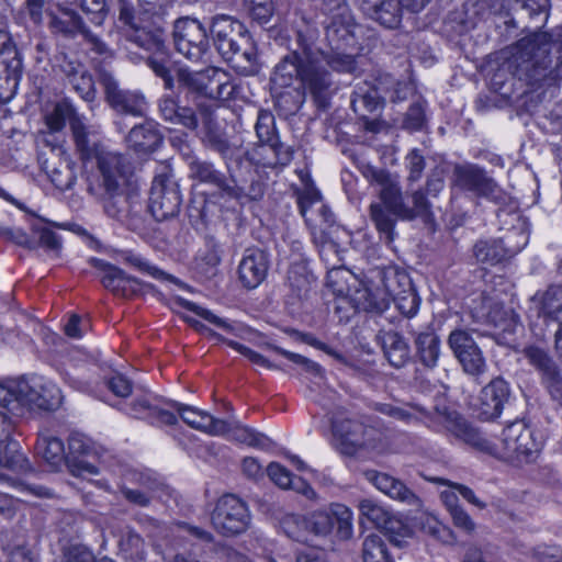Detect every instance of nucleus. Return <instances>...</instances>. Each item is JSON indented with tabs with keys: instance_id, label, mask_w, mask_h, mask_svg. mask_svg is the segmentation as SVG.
I'll use <instances>...</instances> for the list:
<instances>
[{
	"instance_id": "nucleus-38",
	"label": "nucleus",
	"mask_w": 562,
	"mask_h": 562,
	"mask_svg": "<svg viewBox=\"0 0 562 562\" xmlns=\"http://www.w3.org/2000/svg\"><path fill=\"white\" fill-rule=\"evenodd\" d=\"M63 71L66 75L69 85H71L74 90L85 101L90 102L94 99V82L82 65L74 61H67L63 66Z\"/></svg>"
},
{
	"instance_id": "nucleus-1",
	"label": "nucleus",
	"mask_w": 562,
	"mask_h": 562,
	"mask_svg": "<svg viewBox=\"0 0 562 562\" xmlns=\"http://www.w3.org/2000/svg\"><path fill=\"white\" fill-rule=\"evenodd\" d=\"M322 10L329 15L325 30L333 45L331 53L317 47V29L304 23L296 31V48L281 58L271 77L276 88H293L302 93L308 91L317 101L325 97L331 86L329 69L340 72H352L356 69L355 58L338 52L340 43L348 44L355 36V24L346 0H322Z\"/></svg>"
},
{
	"instance_id": "nucleus-24",
	"label": "nucleus",
	"mask_w": 562,
	"mask_h": 562,
	"mask_svg": "<svg viewBox=\"0 0 562 562\" xmlns=\"http://www.w3.org/2000/svg\"><path fill=\"white\" fill-rule=\"evenodd\" d=\"M169 405L177 411L181 419L193 429L211 436L223 435L227 429L226 420L215 418L206 411L176 401H170Z\"/></svg>"
},
{
	"instance_id": "nucleus-48",
	"label": "nucleus",
	"mask_w": 562,
	"mask_h": 562,
	"mask_svg": "<svg viewBox=\"0 0 562 562\" xmlns=\"http://www.w3.org/2000/svg\"><path fill=\"white\" fill-rule=\"evenodd\" d=\"M205 79H207V68L201 71H193L188 67H180L177 71L179 87L200 95L203 94Z\"/></svg>"
},
{
	"instance_id": "nucleus-8",
	"label": "nucleus",
	"mask_w": 562,
	"mask_h": 562,
	"mask_svg": "<svg viewBox=\"0 0 562 562\" xmlns=\"http://www.w3.org/2000/svg\"><path fill=\"white\" fill-rule=\"evenodd\" d=\"M176 49L186 58L198 61L209 49V37L205 26L196 19L181 18L173 26Z\"/></svg>"
},
{
	"instance_id": "nucleus-49",
	"label": "nucleus",
	"mask_w": 562,
	"mask_h": 562,
	"mask_svg": "<svg viewBox=\"0 0 562 562\" xmlns=\"http://www.w3.org/2000/svg\"><path fill=\"white\" fill-rule=\"evenodd\" d=\"M183 306L228 334L237 336L240 331V326L237 323L221 318L207 308H204L193 302L184 301Z\"/></svg>"
},
{
	"instance_id": "nucleus-52",
	"label": "nucleus",
	"mask_w": 562,
	"mask_h": 562,
	"mask_svg": "<svg viewBox=\"0 0 562 562\" xmlns=\"http://www.w3.org/2000/svg\"><path fill=\"white\" fill-rule=\"evenodd\" d=\"M119 21L130 29L135 31V42L139 44V35H142V40L146 41L153 35L154 32L147 31L146 26L143 24L144 20L142 18H135L134 12L131 5L127 3H122L119 14Z\"/></svg>"
},
{
	"instance_id": "nucleus-29",
	"label": "nucleus",
	"mask_w": 562,
	"mask_h": 562,
	"mask_svg": "<svg viewBox=\"0 0 562 562\" xmlns=\"http://www.w3.org/2000/svg\"><path fill=\"white\" fill-rule=\"evenodd\" d=\"M486 322L495 327L498 341L505 345H513L515 342L514 336L522 328L514 310L499 304L491 307L486 315Z\"/></svg>"
},
{
	"instance_id": "nucleus-16",
	"label": "nucleus",
	"mask_w": 562,
	"mask_h": 562,
	"mask_svg": "<svg viewBox=\"0 0 562 562\" xmlns=\"http://www.w3.org/2000/svg\"><path fill=\"white\" fill-rule=\"evenodd\" d=\"M454 186L495 203H501L506 198V193L498 184L475 166L457 167L454 169Z\"/></svg>"
},
{
	"instance_id": "nucleus-36",
	"label": "nucleus",
	"mask_w": 562,
	"mask_h": 562,
	"mask_svg": "<svg viewBox=\"0 0 562 562\" xmlns=\"http://www.w3.org/2000/svg\"><path fill=\"white\" fill-rule=\"evenodd\" d=\"M417 357L420 362L428 368L437 366L441 348L440 338L431 328H427L416 334L414 340Z\"/></svg>"
},
{
	"instance_id": "nucleus-47",
	"label": "nucleus",
	"mask_w": 562,
	"mask_h": 562,
	"mask_svg": "<svg viewBox=\"0 0 562 562\" xmlns=\"http://www.w3.org/2000/svg\"><path fill=\"white\" fill-rule=\"evenodd\" d=\"M363 562H393L381 536L372 533L362 543Z\"/></svg>"
},
{
	"instance_id": "nucleus-63",
	"label": "nucleus",
	"mask_w": 562,
	"mask_h": 562,
	"mask_svg": "<svg viewBox=\"0 0 562 562\" xmlns=\"http://www.w3.org/2000/svg\"><path fill=\"white\" fill-rule=\"evenodd\" d=\"M406 165L409 171L408 180L417 181L420 179L422 173L425 169V159L417 149H413L406 156Z\"/></svg>"
},
{
	"instance_id": "nucleus-30",
	"label": "nucleus",
	"mask_w": 562,
	"mask_h": 562,
	"mask_svg": "<svg viewBox=\"0 0 562 562\" xmlns=\"http://www.w3.org/2000/svg\"><path fill=\"white\" fill-rule=\"evenodd\" d=\"M364 477L389 497L408 505H419L418 497L402 481L374 470L366 471Z\"/></svg>"
},
{
	"instance_id": "nucleus-20",
	"label": "nucleus",
	"mask_w": 562,
	"mask_h": 562,
	"mask_svg": "<svg viewBox=\"0 0 562 562\" xmlns=\"http://www.w3.org/2000/svg\"><path fill=\"white\" fill-rule=\"evenodd\" d=\"M49 19L52 32L68 37L82 34L97 53H105V45L85 29L81 18L67 4L56 5V8L49 12Z\"/></svg>"
},
{
	"instance_id": "nucleus-12",
	"label": "nucleus",
	"mask_w": 562,
	"mask_h": 562,
	"mask_svg": "<svg viewBox=\"0 0 562 562\" xmlns=\"http://www.w3.org/2000/svg\"><path fill=\"white\" fill-rule=\"evenodd\" d=\"M61 392L50 380L42 375L24 378L20 405L32 411H54L61 404Z\"/></svg>"
},
{
	"instance_id": "nucleus-62",
	"label": "nucleus",
	"mask_w": 562,
	"mask_h": 562,
	"mask_svg": "<svg viewBox=\"0 0 562 562\" xmlns=\"http://www.w3.org/2000/svg\"><path fill=\"white\" fill-rule=\"evenodd\" d=\"M425 123V110L420 103L412 104L404 120V126L411 131H418Z\"/></svg>"
},
{
	"instance_id": "nucleus-56",
	"label": "nucleus",
	"mask_w": 562,
	"mask_h": 562,
	"mask_svg": "<svg viewBox=\"0 0 562 562\" xmlns=\"http://www.w3.org/2000/svg\"><path fill=\"white\" fill-rule=\"evenodd\" d=\"M504 4L509 9H522L528 12L530 18L541 13L547 14L548 0H504Z\"/></svg>"
},
{
	"instance_id": "nucleus-41",
	"label": "nucleus",
	"mask_w": 562,
	"mask_h": 562,
	"mask_svg": "<svg viewBox=\"0 0 562 562\" xmlns=\"http://www.w3.org/2000/svg\"><path fill=\"white\" fill-rule=\"evenodd\" d=\"M159 111L165 121L183 125L190 130L198 126V117L191 108L179 106L170 97L162 98L159 102Z\"/></svg>"
},
{
	"instance_id": "nucleus-54",
	"label": "nucleus",
	"mask_w": 562,
	"mask_h": 562,
	"mask_svg": "<svg viewBox=\"0 0 562 562\" xmlns=\"http://www.w3.org/2000/svg\"><path fill=\"white\" fill-rule=\"evenodd\" d=\"M254 20L260 24L270 21L273 14V4L271 0H241Z\"/></svg>"
},
{
	"instance_id": "nucleus-35",
	"label": "nucleus",
	"mask_w": 562,
	"mask_h": 562,
	"mask_svg": "<svg viewBox=\"0 0 562 562\" xmlns=\"http://www.w3.org/2000/svg\"><path fill=\"white\" fill-rule=\"evenodd\" d=\"M522 244L517 249H507L503 240H480L474 246V256L479 262L494 266L501 262L507 252L514 254L524 248L528 243V236L521 234Z\"/></svg>"
},
{
	"instance_id": "nucleus-64",
	"label": "nucleus",
	"mask_w": 562,
	"mask_h": 562,
	"mask_svg": "<svg viewBox=\"0 0 562 562\" xmlns=\"http://www.w3.org/2000/svg\"><path fill=\"white\" fill-rule=\"evenodd\" d=\"M538 562H562V549L558 546L540 544L533 549Z\"/></svg>"
},
{
	"instance_id": "nucleus-5",
	"label": "nucleus",
	"mask_w": 562,
	"mask_h": 562,
	"mask_svg": "<svg viewBox=\"0 0 562 562\" xmlns=\"http://www.w3.org/2000/svg\"><path fill=\"white\" fill-rule=\"evenodd\" d=\"M282 527L289 538L300 542L306 541L305 530L321 537H326L335 530L338 539L349 540L353 536V513L344 504L333 503L304 518L288 516Z\"/></svg>"
},
{
	"instance_id": "nucleus-39",
	"label": "nucleus",
	"mask_w": 562,
	"mask_h": 562,
	"mask_svg": "<svg viewBox=\"0 0 562 562\" xmlns=\"http://www.w3.org/2000/svg\"><path fill=\"white\" fill-rule=\"evenodd\" d=\"M203 97L214 100H227L234 91L229 75L215 67L207 68V79L203 86Z\"/></svg>"
},
{
	"instance_id": "nucleus-57",
	"label": "nucleus",
	"mask_w": 562,
	"mask_h": 562,
	"mask_svg": "<svg viewBox=\"0 0 562 562\" xmlns=\"http://www.w3.org/2000/svg\"><path fill=\"white\" fill-rule=\"evenodd\" d=\"M271 350H273L274 352H277V353H279V355L283 356V357H285L291 362L302 367L306 372H311V373H313L315 375H321L322 374V369H321V367L316 362H314V361H312V360H310V359H307V358H305V357H303V356H301L299 353H294V352L288 351V350H285V349H283L281 347H278V346H272Z\"/></svg>"
},
{
	"instance_id": "nucleus-51",
	"label": "nucleus",
	"mask_w": 562,
	"mask_h": 562,
	"mask_svg": "<svg viewBox=\"0 0 562 562\" xmlns=\"http://www.w3.org/2000/svg\"><path fill=\"white\" fill-rule=\"evenodd\" d=\"M206 330L210 333V335H212L213 337L217 338L218 340L225 342L227 346H229L231 348H233L234 350H236L237 352H239L240 355H243L244 357L249 359L252 363L263 367L269 370H278L279 369V366L272 363L268 358L258 353L257 351H255L237 341L226 339V338L222 337L221 335L215 334L214 331H211L209 329H206Z\"/></svg>"
},
{
	"instance_id": "nucleus-18",
	"label": "nucleus",
	"mask_w": 562,
	"mask_h": 562,
	"mask_svg": "<svg viewBox=\"0 0 562 562\" xmlns=\"http://www.w3.org/2000/svg\"><path fill=\"white\" fill-rule=\"evenodd\" d=\"M364 177L372 186L379 188L381 204L385 205L395 217H411L412 213L403 201L402 190L396 177L385 170L368 167Z\"/></svg>"
},
{
	"instance_id": "nucleus-43",
	"label": "nucleus",
	"mask_w": 562,
	"mask_h": 562,
	"mask_svg": "<svg viewBox=\"0 0 562 562\" xmlns=\"http://www.w3.org/2000/svg\"><path fill=\"white\" fill-rule=\"evenodd\" d=\"M394 214L385 205L379 202L371 203L370 217L376 231L385 238L387 243L393 241L395 237V218Z\"/></svg>"
},
{
	"instance_id": "nucleus-37",
	"label": "nucleus",
	"mask_w": 562,
	"mask_h": 562,
	"mask_svg": "<svg viewBox=\"0 0 562 562\" xmlns=\"http://www.w3.org/2000/svg\"><path fill=\"white\" fill-rule=\"evenodd\" d=\"M36 453L53 469L66 464V450L64 442L49 431L40 434L36 446Z\"/></svg>"
},
{
	"instance_id": "nucleus-17",
	"label": "nucleus",
	"mask_w": 562,
	"mask_h": 562,
	"mask_svg": "<svg viewBox=\"0 0 562 562\" xmlns=\"http://www.w3.org/2000/svg\"><path fill=\"white\" fill-rule=\"evenodd\" d=\"M382 289L370 293V306L373 311L382 313L389 308L393 299L412 290L409 276L397 267H387L380 273Z\"/></svg>"
},
{
	"instance_id": "nucleus-27",
	"label": "nucleus",
	"mask_w": 562,
	"mask_h": 562,
	"mask_svg": "<svg viewBox=\"0 0 562 562\" xmlns=\"http://www.w3.org/2000/svg\"><path fill=\"white\" fill-rule=\"evenodd\" d=\"M510 394L509 384L502 378L492 380L481 391V416L486 419L497 418Z\"/></svg>"
},
{
	"instance_id": "nucleus-10",
	"label": "nucleus",
	"mask_w": 562,
	"mask_h": 562,
	"mask_svg": "<svg viewBox=\"0 0 562 562\" xmlns=\"http://www.w3.org/2000/svg\"><path fill=\"white\" fill-rule=\"evenodd\" d=\"M101 184L113 199L120 198L132 176L130 160L117 151H101L97 160Z\"/></svg>"
},
{
	"instance_id": "nucleus-44",
	"label": "nucleus",
	"mask_w": 562,
	"mask_h": 562,
	"mask_svg": "<svg viewBox=\"0 0 562 562\" xmlns=\"http://www.w3.org/2000/svg\"><path fill=\"white\" fill-rule=\"evenodd\" d=\"M75 117H83L77 113L76 109L68 101H61L54 105L52 111L46 113L45 123L50 132H59L64 128L66 121L69 122L71 127V121Z\"/></svg>"
},
{
	"instance_id": "nucleus-11",
	"label": "nucleus",
	"mask_w": 562,
	"mask_h": 562,
	"mask_svg": "<svg viewBox=\"0 0 562 562\" xmlns=\"http://www.w3.org/2000/svg\"><path fill=\"white\" fill-rule=\"evenodd\" d=\"M212 525L224 536H234L245 531L250 521L246 504L235 495L221 497L212 513Z\"/></svg>"
},
{
	"instance_id": "nucleus-59",
	"label": "nucleus",
	"mask_w": 562,
	"mask_h": 562,
	"mask_svg": "<svg viewBox=\"0 0 562 562\" xmlns=\"http://www.w3.org/2000/svg\"><path fill=\"white\" fill-rule=\"evenodd\" d=\"M63 562H93L92 552L82 544H74L66 549ZM97 562H114L111 559L102 558Z\"/></svg>"
},
{
	"instance_id": "nucleus-2",
	"label": "nucleus",
	"mask_w": 562,
	"mask_h": 562,
	"mask_svg": "<svg viewBox=\"0 0 562 562\" xmlns=\"http://www.w3.org/2000/svg\"><path fill=\"white\" fill-rule=\"evenodd\" d=\"M374 409L406 424L422 422L437 432L447 431L483 452L516 464L535 461L542 449V442L535 437L533 430L524 420L508 424L499 437L491 441L471 427L457 412L437 411L430 414L418 405L398 407L389 403H375Z\"/></svg>"
},
{
	"instance_id": "nucleus-3",
	"label": "nucleus",
	"mask_w": 562,
	"mask_h": 562,
	"mask_svg": "<svg viewBox=\"0 0 562 562\" xmlns=\"http://www.w3.org/2000/svg\"><path fill=\"white\" fill-rule=\"evenodd\" d=\"M297 203L300 213L310 228L313 243L319 250L322 259L327 266H330L328 278L338 273V247L333 240V235L337 229L334 214L323 202L319 191L307 183L297 193Z\"/></svg>"
},
{
	"instance_id": "nucleus-50",
	"label": "nucleus",
	"mask_w": 562,
	"mask_h": 562,
	"mask_svg": "<svg viewBox=\"0 0 562 562\" xmlns=\"http://www.w3.org/2000/svg\"><path fill=\"white\" fill-rule=\"evenodd\" d=\"M22 384H24V378L8 379L0 382V405L11 406L12 409L20 407Z\"/></svg>"
},
{
	"instance_id": "nucleus-45",
	"label": "nucleus",
	"mask_w": 562,
	"mask_h": 562,
	"mask_svg": "<svg viewBox=\"0 0 562 562\" xmlns=\"http://www.w3.org/2000/svg\"><path fill=\"white\" fill-rule=\"evenodd\" d=\"M0 562H36L33 552L26 547L24 539L7 540L0 552Z\"/></svg>"
},
{
	"instance_id": "nucleus-22",
	"label": "nucleus",
	"mask_w": 562,
	"mask_h": 562,
	"mask_svg": "<svg viewBox=\"0 0 562 562\" xmlns=\"http://www.w3.org/2000/svg\"><path fill=\"white\" fill-rule=\"evenodd\" d=\"M71 134L76 150L83 161L98 160L101 151H108L101 144L100 131L97 126L88 124L86 117H75L71 121Z\"/></svg>"
},
{
	"instance_id": "nucleus-4",
	"label": "nucleus",
	"mask_w": 562,
	"mask_h": 562,
	"mask_svg": "<svg viewBox=\"0 0 562 562\" xmlns=\"http://www.w3.org/2000/svg\"><path fill=\"white\" fill-rule=\"evenodd\" d=\"M211 32L218 53L243 75L258 71V52L247 27L228 15L213 19Z\"/></svg>"
},
{
	"instance_id": "nucleus-15",
	"label": "nucleus",
	"mask_w": 562,
	"mask_h": 562,
	"mask_svg": "<svg viewBox=\"0 0 562 562\" xmlns=\"http://www.w3.org/2000/svg\"><path fill=\"white\" fill-rule=\"evenodd\" d=\"M169 402L162 403L160 398L150 392L135 391L131 404L125 408V412L135 417L149 422L155 426L175 425L178 417L175 413L167 409L165 406Z\"/></svg>"
},
{
	"instance_id": "nucleus-58",
	"label": "nucleus",
	"mask_w": 562,
	"mask_h": 562,
	"mask_svg": "<svg viewBox=\"0 0 562 562\" xmlns=\"http://www.w3.org/2000/svg\"><path fill=\"white\" fill-rule=\"evenodd\" d=\"M270 480L281 488H290L294 482L292 473L277 462H271L267 468Z\"/></svg>"
},
{
	"instance_id": "nucleus-46",
	"label": "nucleus",
	"mask_w": 562,
	"mask_h": 562,
	"mask_svg": "<svg viewBox=\"0 0 562 562\" xmlns=\"http://www.w3.org/2000/svg\"><path fill=\"white\" fill-rule=\"evenodd\" d=\"M384 353L395 368L403 367L409 358V349L405 340L397 334H392L384 340Z\"/></svg>"
},
{
	"instance_id": "nucleus-32",
	"label": "nucleus",
	"mask_w": 562,
	"mask_h": 562,
	"mask_svg": "<svg viewBox=\"0 0 562 562\" xmlns=\"http://www.w3.org/2000/svg\"><path fill=\"white\" fill-rule=\"evenodd\" d=\"M362 11L372 20L387 29H395L405 10L398 0H361Z\"/></svg>"
},
{
	"instance_id": "nucleus-9",
	"label": "nucleus",
	"mask_w": 562,
	"mask_h": 562,
	"mask_svg": "<svg viewBox=\"0 0 562 562\" xmlns=\"http://www.w3.org/2000/svg\"><path fill=\"white\" fill-rule=\"evenodd\" d=\"M375 434L373 428H367L356 419L337 417L333 420L335 445L347 456H353L360 449H375Z\"/></svg>"
},
{
	"instance_id": "nucleus-33",
	"label": "nucleus",
	"mask_w": 562,
	"mask_h": 562,
	"mask_svg": "<svg viewBox=\"0 0 562 562\" xmlns=\"http://www.w3.org/2000/svg\"><path fill=\"white\" fill-rule=\"evenodd\" d=\"M89 446L81 435H72L66 452V465L75 476L86 477L98 474V468L85 458L89 453Z\"/></svg>"
},
{
	"instance_id": "nucleus-53",
	"label": "nucleus",
	"mask_w": 562,
	"mask_h": 562,
	"mask_svg": "<svg viewBox=\"0 0 562 562\" xmlns=\"http://www.w3.org/2000/svg\"><path fill=\"white\" fill-rule=\"evenodd\" d=\"M255 130L259 140L262 143V148L278 139L274 130V117L269 112H259Z\"/></svg>"
},
{
	"instance_id": "nucleus-34",
	"label": "nucleus",
	"mask_w": 562,
	"mask_h": 562,
	"mask_svg": "<svg viewBox=\"0 0 562 562\" xmlns=\"http://www.w3.org/2000/svg\"><path fill=\"white\" fill-rule=\"evenodd\" d=\"M532 311L544 321H552L562 326V286H550L541 295H536L530 307V312Z\"/></svg>"
},
{
	"instance_id": "nucleus-19",
	"label": "nucleus",
	"mask_w": 562,
	"mask_h": 562,
	"mask_svg": "<svg viewBox=\"0 0 562 562\" xmlns=\"http://www.w3.org/2000/svg\"><path fill=\"white\" fill-rule=\"evenodd\" d=\"M100 83L104 88L110 105L120 113L143 116L147 111L145 97L138 91L121 90L112 74H100Z\"/></svg>"
},
{
	"instance_id": "nucleus-40",
	"label": "nucleus",
	"mask_w": 562,
	"mask_h": 562,
	"mask_svg": "<svg viewBox=\"0 0 562 562\" xmlns=\"http://www.w3.org/2000/svg\"><path fill=\"white\" fill-rule=\"evenodd\" d=\"M91 265L100 272L102 284L115 293L124 291L127 285L133 288V284H137L135 278L128 277L123 270L100 259H92Z\"/></svg>"
},
{
	"instance_id": "nucleus-23",
	"label": "nucleus",
	"mask_w": 562,
	"mask_h": 562,
	"mask_svg": "<svg viewBox=\"0 0 562 562\" xmlns=\"http://www.w3.org/2000/svg\"><path fill=\"white\" fill-rule=\"evenodd\" d=\"M138 37L139 46L147 50L154 52V55L147 59L148 67L155 72L156 76L164 80V86L166 89H173L175 82L170 74L171 60L165 52V36L162 29L157 27L153 35H150V37L146 41L142 40V35Z\"/></svg>"
},
{
	"instance_id": "nucleus-31",
	"label": "nucleus",
	"mask_w": 562,
	"mask_h": 562,
	"mask_svg": "<svg viewBox=\"0 0 562 562\" xmlns=\"http://www.w3.org/2000/svg\"><path fill=\"white\" fill-rule=\"evenodd\" d=\"M127 145L138 155H147L155 151L162 142L155 121L146 120L135 125L126 138Z\"/></svg>"
},
{
	"instance_id": "nucleus-60",
	"label": "nucleus",
	"mask_w": 562,
	"mask_h": 562,
	"mask_svg": "<svg viewBox=\"0 0 562 562\" xmlns=\"http://www.w3.org/2000/svg\"><path fill=\"white\" fill-rule=\"evenodd\" d=\"M108 389L117 397L125 398L133 395L136 390L132 382L122 374H115L106 381Z\"/></svg>"
},
{
	"instance_id": "nucleus-61",
	"label": "nucleus",
	"mask_w": 562,
	"mask_h": 562,
	"mask_svg": "<svg viewBox=\"0 0 562 562\" xmlns=\"http://www.w3.org/2000/svg\"><path fill=\"white\" fill-rule=\"evenodd\" d=\"M81 9L91 15L92 23L101 24L106 12V0H82Z\"/></svg>"
},
{
	"instance_id": "nucleus-7",
	"label": "nucleus",
	"mask_w": 562,
	"mask_h": 562,
	"mask_svg": "<svg viewBox=\"0 0 562 562\" xmlns=\"http://www.w3.org/2000/svg\"><path fill=\"white\" fill-rule=\"evenodd\" d=\"M358 509L360 518H366L375 528L384 531L393 544L403 547L407 539L412 538V529L400 517L373 499H361Z\"/></svg>"
},
{
	"instance_id": "nucleus-21",
	"label": "nucleus",
	"mask_w": 562,
	"mask_h": 562,
	"mask_svg": "<svg viewBox=\"0 0 562 562\" xmlns=\"http://www.w3.org/2000/svg\"><path fill=\"white\" fill-rule=\"evenodd\" d=\"M15 431L14 422L3 412H0V467L15 472L29 470V462L20 451V445L12 439Z\"/></svg>"
},
{
	"instance_id": "nucleus-28",
	"label": "nucleus",
	"mask_w": 562,
	"mask_h": 562,
	"mask_svg": "<svg viewBox=\"0 0 562 562\" xmlns=\"http://www.w3.org/2000/svg\"><path fill=\"white\" fill-rule=\"evenodd\" d=\"M268 258L265 251L252 248L247 249L239 262L238 274L244 286L257 288L266 278Z\"/></svg>"
},
{
	"instance_id": "nucleus-26",
	"label": "nucleus",
	"mask_w": 562,
	"mask_h": 562,
	"mask_svg": "<svg viewBox=\"0 0 562 562\" xmlns=\"http://www.w3.org/2000/svg\"><path fill=\"white\" fill-rule=\"evenodd\" d=\"M522 353L529 363L542 374L543 383L549 391L553 395L559 394L562 379L548 352L539 346L530 345L524 348Z\"/></svg>"
},
{
	"instance_id": "nucleus-25",
	"label": "nucleus",
	"mask_w": 562,
	"mask_h": 562,
	"mask_svg": "<svg viewBox=\"0 0 562 562\" xmlns=\"http://www.w3.org/2000/svg\"><path fill=\"white\" fill-rule=\"evenodd\" d=\"M189 166L193 178L216 187L224 194L236 199H240L244 194V188L234 179L226 178L221 171L216 170L213 164L193 159Z\"/></svg>"
},
{
	"instance_id": "nucleus-13",
	"label": "nucleus",
	"mask_w": 562,
	"mask_h": 562,
	"mask_svg": "<svg viewBox=\"0 0 562 562\" xmlns=\"http://www.w3.org/2000/svg\"><path fill=\"white\" fill-rule=\"evenodd\" d=\"M181 205V194L178 186L168 173L154 178L149 210L157 221H164L178 214Z\"/></svg>"
},
{
	"instance_id": "nucleus-42",
	"label": "nucleus",
	"mask_w": 562,
	"mask_h": 562,
	"mask_svg": "<svg viewBox=\"0 0 562 562\" xmlns=\"http://www.w3.org/2000/svg\"><path fill=\"white\" fill-rule=\"evenodd\" d=\"M222 436L257 449H268L271 446L268 436L240 424L233 426L227 423V429Z\"/></svg>"
},
{
	"instance_id": "nucleus-6",
	"label": "nucleus",
	"mask_w": 562,
	"mask_h": 562,
	"mask_svg": "<svg viewBox=\"0 0 562 562\" xmlns=\"http://www.w3.org/2000/svg\"><path fill=\"white\" fill-rule=\"evenodd\" d=\"M551 37L543 32L519 40L507 53L505 67L530 86L544 81L549 71Z\"/></svg>"
},
{
	"instance_id": "nucleus-55",
	"label": "nucleus",
	"mask_w": 562,
	"mask_h": 562,
	"mask_svg": "<svg viewBox=\"0 0 562 562\" xmlns=\"http://www.w3.org/2000/svg\"><path fill=\"white\" fill-rule=\"evenodd\" d=\"M391 302H394L396 308L408 318L414 317L417 314L420 303L414 289L407 291V293L398 295V297L393 299Z\"/></svg>"
},
{
	"instance_id": "nucleus-14",
	"label": "nucleus",
	"mask_w": 562,
	"mask_h": 562,
	"mask_svg": "<svg viewBox=\"0 0 562 562\" xmlns=\"http://www.w3.org/2000/svg\"><path fill=\"white\" fill-rule=\"evenodd\" d=\"M447 342L467 374L479 376L485 372L486 362L483 353L467 330H452Z\"/></svg>"
}]
</instances>
